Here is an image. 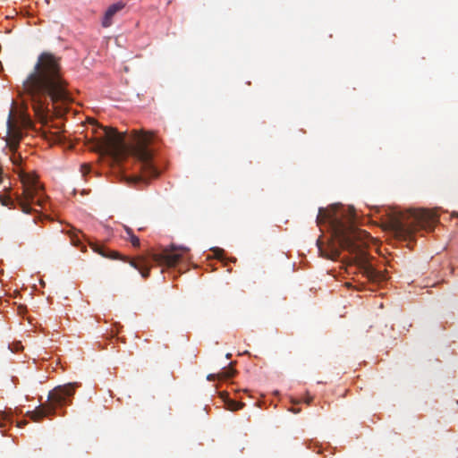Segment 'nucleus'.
<instances>
[{
  "mask_svg": "<svg viewBox=\"0 0 458 458\" xmlns=\"http://www.w3.org/2000/svg\"><path fill=\"white\" fill-rule=\"evenodd\" d=\"M60 71L59 59L50 53H42L34 72L24 81V89L29 94L38 117L45 116L50 102L64 103L70 100Z\"/></svg>",
  "mask_w": 458,
  "mask_h": 458,
  "instance_id": "nucleus-2",
  "label": "nucleus"
},
{
  "mask_svg": "<svg viewBox=\"0 0 458 458\" xmlns=\"http://www.w3.org/2000/svg\"><path fill=\"white\" fill-rule=\"evenodd\" d=\"M216 377L218 378L217 374H209L208 376V380H214Z\"/></svg>",
  "mask_w": 458,
  "mask_h": 458,
  "instance_id": "nucleus-18",
  "label": "nucleus"
},
{
  "mask_svg": "<svg viewBox=\"0 0 458 458\" xmlns=\"http://www.w3.org/2000/svg\"><path fill=\"white\" fill-rule=\"evenodd\" d=\"M311 401H312V397H309V398H307V399L305 400V403H308V404H310Z\"/></svg>",
  "mask_w": 458,
  "mask_h": 458,
  "instance_id": "nucleus-21",
  "label": "nucleus"
},
{
  "mask_svg": "<svg viewBox=\"0 0 458 458\" xmlns=\"http://www.w3.org/2000/svg\"><path fill=\"white\" fill-rule=\"evenodd\" d=\"M124 231L127 234V239L131 242V245L135 248H139L140 245V239L133 233L131 228L124 226Z\"/></svg>",
  "mask_w": 458,
  "mask_h": 458,
  "instance_id": "nucleus-11",
  "label": "nucleus"
},
{
  "mask_svg": "<svg viewBox=\"0 0 458 458\" xmlns=\"http://www.w3.org/2000/svg\"><path fill=\"white\" fill-rule=\"evenodd\" d=\"M290 411L293 413H299L300 412V409H297V408H291Z\"/></svg>",
  "mask_w": 458,
  "mask_h": 458,
  "instance_id": "nucleus-19",
  "label": "nucleus"
},
{
  "mask_svg": "<svg viewBox=\"0 0 458 458\" xmlns=\"http://www.w3.org/2000/svg\"><path fill=\"white\" fill-rule=\"evenodd\" d=\"M7 128H8V133L11 135V139H9L7 140V145L9 146L10 149L13 152H15V150L18 147L21 136H20V133L17 131L16 125L13 120L12 112H10L9 116H8ZM11 160L13 163V165H18L21 160V157L20 155L13 153L11 157Z\"/></svg>",
  "mask_w": 458,
  "mask_h": 458,
  "instance_id": "nucleus-9",
  "label": "nucleus"
},
{
  "mask_svg": "<svg viewBox=\"0 0 458 458\" xmlns=\"http://www.w3.org/2000/svg\"><path fill=\"white\" fill-rule=\"evenodd\" d=\"M79 386L78 383H69L64 386H58L49 392L48 400L34 411L27 412V416L34 421H39L44 417L52 414L57 406L66 403L67 398L74 394L75 389Z\"/></svg>",
  "mask_w": 458,
  "mask_h": 458,
  "instance_id": "nucleus-6",
  "label": "nucleus"
},
{
  "mask_svg": "<svg viewBox=\"0 0 458 458\" xmlns=\"http://www.w3.org/2000/svg\"><path fill=\"white\" fill-rule=\"evenodd\" d=\"M98 130L103 131L100 137L99 148L102 151L111 154L115 157H122L127 152L137 158L140 163L142 177L146 179L157 177L159 172L152 163V152L148 145L153 140V133L145 131L133 130L131 132L132 144L125 142V135L115 129L104 127L96 123Z\"/></svg>",
  "mask_w": 458,
  "mask_h": 458,
  "instance_id": "nucleus-3",
  "label": "nucleus"
},
{
  "mask_svg": "<svg viewBox=\"0 0 458 458\" xmlns=\"http://www.w3.org/2000/svg\"><path fill=\"white\" fill-rule=\"evenodd\" d=\"M9 420L10 418L4 412L0 411V428L4 427Z\"/></svg>",
  "mask_w": 458,
  "mask_h": 458,
  "instance_id": "nucleus-17",
  "label": "nucleus"
},
{
  "mask_svg": "<svg viewBox=\"0 0 458 458\" xmlns=\"http://www.w3.org/2000/svg\"><path fill=\"white\" fill-rule=\"evenodd\" d=\"M185 252L188 250L187 248H176L172 246L171 250L165 249L162 253L153 254L152 260L157 262L159 266H166L168 267H175L182 259V253L178 251Z\"/></svg>",
  "mask_w": 458,
  "mask_h": 458,
  "instance_id": "nucleus-8",
  "label": "nucleus"
},
{
  "mask_svg": "<svg viewBox=\"0 0 458 458\" xmlns=\"http://www.w3.org/2000/svg\"><path fill=\"white\" fill-rule=\"evenodd\" d=\"M227 408L230 411H238L241 410L243 407V403L236 401L230 400L227 402Z\"/></svg>",
  "mask_w": 458,
  "mask_h": 458,
  "instance_id": "nucleus-14",
  "label": "nucleus"
},
{
  "mask_svg": "<svg viewBox=\"0 0 458 458\" xmlns=\"http://www.w3.org/2000/svg\"><path fill=\"white\" fill-rule=\"evenodd\" d=\"M19 178L22 184V194L18 196L16 202L24 213H30L31 205L35 204L44 208L47 199L44 192L43 185L38 182V177L25 172L19 173Z\"/></svg>",
  "mask_w": 458,
  "mask_h": 458,
  "instance_id": "nucleus-5",
  "label": "nucleus"
},
{
  "mask_svg": "<svg viewBox=\"0 0 458 458\" xmlns=\"http://www.w3.org/2000/svg\"><path fill=\"white\" fill-rule=\"evenodd\" d=\"M91 249L104 258L110 259H121L129 263L132 267L139 270L143 278H148L152 267L151 260L145 256H138L135 259L122 256L119 252L106 249L104 245L97 242H89Z\"/></svg>",
  "mask_w": 458,
  "mask_h": 458,
  "instance_id": "nucleus-7",
  "label": "nucleus"
},
{
  "mask_svg": "<svg viewBox=\"0 0 458 458\" xmlns=\"http://www.w3.org/2000/svg\"><path fill=\"white\" fill-rule=\"evenodd\" d=\"M125 4L123 2H117L111 4L106 11L103 20L102 26L107 28L111 26L114 16L124 8Z\"/></svg>",
  "mask_w": 458,
  "mask_h": 458,
  "instance_id": "nucleus-10",
  "label": "nucleus"
},
{
  "mask_svg": "<svg viewBox=\"0 0 458 458\" xmlns=\"http://www.w3.org/2000/svg\"><path fill=\"white\" fill-rule=\"evenodd\" d=\"M234 373H235V370L233 369L232 368L224 369L221 372H219L217 374V377L220 379H227V378L233 377Z\"/></svg>",
  "mask_w": 458,
  "mask_h": 458,
  "instance_id": "nucleus-13",
  "label": "nucleus"
},
{
  "mask_svg": "<svg viewBox=\"0 0 458 458\" xmlns=\"http://www.w3.org/2000/svg\"><path fill=\"white\" fill-rule=\"evenodd\" d=\"M0 201L3 206L14 208V201L10 197L0 195Z\"/></svg>",
  "mask_w": 458,
  "mask_h": 458,
  "instance_id": "nucleus-15",
  "label": "nucleus"
},
{
  "mask_svg": "<svg viewBox=\"0 0 458 458\" xmlns=\"http://www.w3.org/2000/svg\"><path fill=\"white\" fill-rule=\"evenodd\" d=\"M68 233L71 237V241H72V244L75 246H79L81 243V240L78 236V233L75 232V230L72 229V231H69Z\"/></svg>",
  "mask_w": 458,
  "mask_h": 458,
  "instance_id": "nucleus-16",
  "label": "nucleus"
},
{
  "mask_svg": "<svg viewBox=\"0 0 458 458\" xmlns=\"http://www.w3.org/2000/svg\"><path fill=\"white\" fill-rule=\"evenodd\" d=\"M234 373H235V370L233 369L232 368L224 369L221 372H219L217 374V377L220 379H227V378L233 377Z\"/></svg>",
  "mask_w": 458,
  "mask_h": 458,
  "instance_id": "nucleus-12",
  "label": "nucleus"
},
{
  "mask_svg": "<svg viewBox=\"0 0 458 458\" xmlns=\"http://www.w3.org/2000/svg\"><path fill=\"white\" fill-rule=\"evenodd\" d=\"M318 225L327 224L334 240L333 258L340 255L341 250L354 254V261L363 275L371 282L386 280L382 271H377L369 262L364 249L367 247L369 234L354 225V214L352 210H344L337 206L329 208H320L317 216Z\"/></svg>",
  "mask_w": 458,
  "mask_h": 458,
  "instance_id": "nucleus-1",
  "label": "nucleus"
},
{
  "mask_svg": "<svg viewBox=\"0 0 458 458\" xmlns=\"http://www.w3.org/2000/svg\"><path fill=\"white\" fill-rule=\"evenodd\" d=\"M376 212H384L387 216V227L398 238L407 240L419 228L433 226L438 220L436 211L427 208H414L406 211L388 209L384 207H376Z\"/></svg>",
  "mask_w": 458,
  "mask_h": 458,
  "instance_id": "nucleus-4",
  "label": "nucleus"
},
{
  "mask_svg": "<svg viewBox=\"0 0 458 458\" xmlns=\"http://www.w3.org/2000/svg\"><path fill=\"white\" fill-rule=\"evenodd\" d=\"M2 181H3V168L0 165V183L2 182Z\"/></svg>",
  "mask_w": 458,
  "mask_h": 458,
  "instance_id": "nucleus-20",
  "label": "nucleus"
}]
</instances>
